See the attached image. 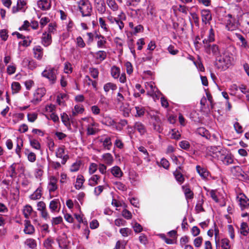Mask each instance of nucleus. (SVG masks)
I'll use <instances>...</instances> for the list:
<instances>
[{
  "mask_svg": "<svg viewBox=\"0 0 249 249\" xmlns=\"http://www.w3.org/2000/svg\"><path fill=\"white\" fill-rule=\"evenodd\" d=\"M76 43L77 47L83 48L86 46V44L81 36L76 38Z\"/></svg>",
  "mask_w": 249,
  "mask_h": 249,
  "instance_id": "nucleus-57",
  "label": "nucleus"
},
{
  "mask_svg": "<svg viewBox=\"0 0 249 249\" xmlns=\"http://www.w3.org/2000/svg\"><path fill=\"white\" fill-rule=\"evenodd\" d=\"M84 108L82 105H75L72 111V114L71 116H71L74 117L78 114H81L84 112Z\"/></svg>",
  "mask_w": 249,
  "mask_h": 249,
  "instance_id": "nucleus-31",
  "label": "nucleus"
},
{
  "mask_svg": "<svg viewBox=\"0 0 249 249\" xmlns=\"http://www.w3.org/2000/svg\"><path fill=\"white\" fill-rule=\"evenodd\" d=\"M57 179L55 177L52 176L50 177L48 185V189L50 193L53 192L57 189Z\"/></svg>",
  "mask_w": 249,
  "mask_h": 249,
  "instance_id": "nucleus-11",
  "label": "nucleus"
},
{
  "mask_svg": "<svg viewBox=\"0 0 249 249\" xmlns=\"http://www.w3.org/2000/svg\"><path fill=\"white\" fill-rule=\"evenodd\" d=\"M55 156L57 158L62 159L61 163L65 164L68 160L69 159V156L68 154H65V149L64 146H62L58 147L55 152Z\"/></svg>",
  "mask_w": 249,
  "mask_h": 249,
  "instance_id": "nucleus-8",
  "label": "nucleus"
},
{
  "mask_svg": "<svg viewBox=\"0 0 249 249\" xmlns=\"http://www.w3.org/2000/svg\"><path fill=\"white\" fill-rule=\"evenodd\" d=\"M224 148H221L219 146H210L208 148L210 152L212 153V156L214 158H216L218 159V153H221L222 150Z\"/></svg>",
  "mask_w": 249,
  "mask_h": 249,
  "instance_id": "nucleus-22",
  "label": "nucleus"
},
{
  "mask_svg": "<svg viewBox=\"0 0 249 249\" xmlns=\"http://www.w3.org/2000/svg\"><path fill=\"white\" fill-rule=\"evenodd\" d=\"M11 88L14 93H17L20 90L21 86L18 82H14L12 84Z\"/></svg>",
  "mask_w": 249,
  "mask_h": 249,
  "instance_id": "nucleus-54",
  "label": "nucleus"
},
{
  "mask_svg": "<svg viewBox=\"0 0 249 249\" xmlns=\"http://www.w3.org/2000/svg\"><path fill=\"white\" fill-rule=\"evenodd\" d=\"M179 146L182 149L188 150L190 147V144L187 141H182L179 142Z\"/></svg>",
  "mask_w": 249,
  "mask_h": 249,
  "instance_id": "nucleus-64",
  "label": "nucleus"
},
{
  "mask_svg": "<svg viewBox=\"0 0 249 249\" xmlns=\"http://www.w3.org/2000/svg\"><path fill=\"white\" fill-rule=\"evenodd\" d=\"M239 205L241 210L249 208V199L247 198L245 196H243L240 197H238Z\"/></svg>",
  "mask_w": 249,
  "mask_h": 249,
  "instance_id": "nucleus-17",
  "label": "nucleus"
},
{
  "mask_svg": "<svg viewBox=\"0 0 249 249\" xmlns=\"http://www.w3.org/2000/svg\"><path fill=\"white\" fill-rule=\"evenodd\" d=\"M120 232L123 237H127L131 234L132 231L128 228H124L121 229Z\"/></svg>",
  "mask_w": 249,
  "mask_h": 249,
  "instance_id": "nucleus-51",
  "label": "nucleus"
},
{
  "mask_svg": "<svg viewBox=\"0 0 249 249\" xmlns=\"http://www.w3.org/2000/svg\"><path fill=\"white\" fill-rule=\"evenodd\" d=\"M235 36L242 42V46L246 47L247 45V42L244 37L238 33H236Z\"/></svg>",
  "mask_w": 249,
  "mask_h": 249,
  "instance_id": "nucleus-61",
  "label": "nucleus"
},
{
  "mask_svg": "<svg viewBox=\"0 0 249 249\" xmlns=\"http://www.w3.org/2000/svg\"><path fill=\"white\" fill-rule=\"evenodd\" d=\"M100 180V176L93 175L89 178L88 184L90 186H95L99 183Z\"/></svg>",
  "mask_w": 249,
  "mask_h": 249,
  "instance_id": "nucleus-23",
  "label": "nucleus"
},
{
  "mask_svg": "<svg viewBox=\"0 0 249 249\" xmlns=\"http://www.w3.org/2000/svg\"><path fill=\"white\" fill-rule=\"evenodd\" d=\"M116 188L122 191H126L127 190V187L125 185L120 181H116L113 183Z\"/></svg>",
  "mask_w": 249,
  "mask_h": 249,
  "instance_id": "nucleus-48",
  "label": "nucleus"
},
{
  "mask_svg": "<svg viewBox=\"0 0 249 249\" xmlns=\"http://www.w3.org/2000/svg\"><path fill=\"white\" fill-rule=\"evenodd\" d=\"M107 3L108 7L113 11L118 10L119 6L116 3L115 0H107Z\"/></svg>",
  "mask_w": 249,
  "mask_h": 249,
  "instance_id": "nucleus-40",
  "label": "nucleus"
},
{
  "mask_svg": "<svg viewBox=\"0 0 249 249\" xmlns=\"http://www.w3.org/2000/svg\"><path fill=\"white\" fill-rule=\"evenodd\" d=\"M110 172L115 178H121L123 175V173L121 168L118 166L112 167L110 169Z\"/></svg>",
  "mask_w": 249,
  "mask_h": 249,
  "instance_id": "nucleus-21",
  "label": "nucleus"
},
{
  "mask_svg": "<svg viewBox=\"0 0 249 249\" xmlns=\"http://www.w3.org/2000/svg\"><path fill=\"white\" fill-rule=\"evenodd\" d=\"M107 43V40L105 36L100 37V39L98 40L97 46L99 48H104L105 44Z\"/></svg>",
  "mask_w": 249,
  "mask_h": 249,
  "instance_id": "nucleus-59",
  "label": "nucleus"
},
{
  "mask_svg": "<svg viewBox=\"0 0 249 249\" xmlns=\"http://www.w3.org/2000/svg\"><path fill=\"white\" fill-rule=\"evenodd\" d=\"M233 60L232 53L227 50L216 59L215 66L219 69L225 70L231 65Z\"/></svg>",
  "mask_w": 249,
  "mask_h": 249,
  "instance_id": "nucleus-1",
  "label": "nucleus"
},
{
  "mask_svg": "<svg viewBox=\"0 0 249 249\" xmlns=\"http://www.w3.org/2000/svg\"><path fill=\"white\" fill-rule=\"evenodd\" d=\"M23 231L27 234H33L35 232V228L28 220L24 221V229Z\"/></svg>",
  "mask_w": 249,
  "mask_h": 249,
  "instance_id": "nucleus-15",
  "label": "nucleus"
},
{
  "mask_svg": "<svg viewBox=\"0 0 249 249\" xmlns=\"http://www.w3.org/2000/svg\"><path fill=\"white\" fill-rule=\"evenodd\" d=\"M42 188L38 187L36 190L30 196V198L32 200H36L41 198L42 196Z\"/></svg>",
  "mask_w": 249,
  "mask_h": 249,
  "instance_id": "nucleus-24",
  "label": "nucleus"
},
{
  "mask_svg": "<svg viewBox=\"0 0 249 249\" xmlns=\"http://www.w3.org/2000/svg\"><path fill=\"white\" fill-rule=\"evenodd\" d=\"M95 125L94 122L90 124H89L87 127V134L89 135H94L96 133L95 128L93 126Z\"/></svg>",
  "mask_w": 249,
  "mask_h": 249,
  "instance_id": "nucleus-50",
  "label": "nucleus"
},
{
  "mask_svg": "<svg viewBox=\"0 0 249 249\" xmlns=\"http://www.w3.org/2000/svg\"><path fill=\"white\" fill-rule=\"evenodd\" d=\"M134 128L142 135H144L146 132L145 126L141 122H136L134 125Z\"/></svg>",
  "mask_w": 249,
  "mask_h": 249,
  "instance_id": "nucleus-19",
  "label": "nucleus"
},
{
  "mask_svg": "<svg viewBox=\"0 0 249 249\" xmlns=\"http://www.w3.org/2000/svg\"><path fill=\"white\" fill-rule=\"evenodd\" d=\"M98 166L95 163H91L89 167V174L92 175L94 174L97 170Z\"/></svg>",
  "mask_w": 249,
  "mask_h": 249,
  "instance_id": "nucleus-62",
  "label": "nucleus"
},
{
  "mask_svg": "<svg viewBox=\"0 0 249 249\" xmlns=\"http://www.w3.org/2000/svg\"><path fill=\"white\" fill-rule=\"evenodd\" d=\"M37 210L41 212V216L45 219L49 218L48 213L47 211L46 204L43 201H39L37 204Z\"/></svg>",
  "mask_w": 249,
  "mask_h": 249,
  "instance_id": "nucleus-9",
  "label": "nucleus"
},
{
  "mask_svg": "<svg viewBox=\"0 0 249 249\" xmlns=\"http://www.w3.org/2000/svg\"><path fill=\"white\" fill-rule=\"evenodd\" d=\"M25 244L28 246L30 248L34 249L36 247V241L35 239L32 238L27 239L25 242Z\"/></svg>",
  "mask_w": 249,
  "mask_h": 249,
  "instance_id": "nucleus-46",
  "label": "nucleus"
},
{
  "mask_svg": "<svg viewBox=\"0 0 249 249\" xmlns=\"http://www.w3.org/2000/svg\"><path fill=\"white\" fill-rule=\"evenodd\" d=\"M100 142L103 143V145L105 149L109 150L112 146L111 140L110 137H106L104 140L101 139Z\"/></svg>",
  "mask_w": 249,
  "mask_h": 249,
  "instance_id": "nucleus-29",
  "label": "nucleus"
},
{
  "mask_svg": "<svg viewBox=\"0 0 249 249\" xmlns=\"http://www.w3.org/2000/svg\"><path fill=\"white\" fill-rule=\"evenodd\" d=\"M29 142L30 145L34 149L36 150H39L41 148V145L39 142L35 139L30 138Z\"/></svg>",
  "mask_w": 249,
  "mask_h": 249,
  "instance_id": "nucleus-39",
  "label": "nucleus"
},
{
  "mask_svg": "<svg viewBox=\"0 0 249 249\" xmlns=\"http://www.w3.org/2000/svg\"><path fill=\"white\" fill-rule=\"evenodd\" d=\"M53 243V241L52 238H48L44 241L43 244L46 249H52Z\"/></svg>",
  "mask_w": 249,
  "mask_h": 249,
  "instance_id": "nucleus-55",
  "label": "nucleus"
},
{
  "mask_svg": "<svg viewBox=\"0 0 249 249\" xmlns=\"http://www.w3.org/2000/svg\"><path fill=\"white\" fill-rule=\"evenodd\" d=\"M52 36L51 34L45 32L43 34L41 38V43L45 47L49 46L52 43Z\"/></svg>",
  "mask_w": 249,
  "mask_h": 249,
  "instance_id": "nucleus-16",
  "label": "nucleus"
},
{
  "mask_svg": "<svg viewBox=\"0 0 249 249\" xmlns=\"http://www.w3.org/2000/svg\"><path fill=\"white\" fill-rule=\"evenodd\" d=\"M117 89L116 84L111 82H108L104 86V90L106 93H107L110 90L113 91L116 90Z\"/></svg>",
  "mask_w": 249,
  "mask_h": 249,
  "instance_id": "nucleus-26",
  "label": "nucleus"
},
{
  "mask_svg": "<svg viewBox=\"0 0 249 249\" xmlns=\"http://www.w3.org/2000/svg\"><path fill=\"white\" fill-rule=\"evenodd\" d=\"M61 118L64 125L67 127H71V123L70 118L66 113H63L61 114Z\"/></svg>",
  "mask_w": 249,
  "mask_h": 249,
  "instance_id": "nucleus-37",
  "label": "nucleus"
},
{
  "mask_svg": "<svg viewBox=\"0 0 249 249\" xmlns=\"http://www.w3.org/2000/svg\"><path fill=\"white\" fill-rule=\"evenodd\" d=\"M138 150L144 154L143 159L147 162L150 161L149 154L146 149L143 146H141L138 147Z\"/></svg>",
  "mask_w": 249,
  "mask_h": 249,
  "instance_id": "nucleus-42",
  "label": "nucleus"
},
{
  "mask_svg": "<svg viewBox=\"0 0 249 249\" xmlns=\"http://www.w3.org/2000/svg\"><path fill=\"white\" fill-rule=\"evenodd\" d=\"M102 124L108 126H114L116 123L115 121L109 116L105 117L101 121Z\"/></svg>",
  "mask_w": 249,
  "mask_h": 249,
  "instance_id": "nucleus-32",
  "label": "nucleus"
},
{
  "mask_svg": "<svg viewBox=\"0 0 249 249\" xmlns=\"http://www.w3.org/2000/svg\"><path fill=\"white\" fill-rule=\"evenodd\" d=\"M34 56L37 60L42 59L43 55V49L39 45L35 46L33 49Z\"/></svg>",
  "mask_w": 249,
  "mask_h": 249,
  "instance_id": "nucleus-12",
  "label": "nucleus"
},
{
  "mask_svg": "<svg viewBox=\"0 0 249 249\" xmlns=\"http://www.w3.org/2000/svg\"><path fill=\"white\" fill-rule=\"evenodd\" d=\"M226 18V28L229 31H234L238 29L239 25V21L231 14H228Z\"/></svg>",
  "mask_w": 249,
  "mask_h": 249,
  "instance_id": "nucleus-6",
  "label": "nucleus"
},
{
  "mask_svg": "<svg viewBox=\"0 0 249 249\" xmlns=\"http://www.w3.org/2000/svg\"><path fill=\"white\" fill-rule=\"evenodd\" d=\"M122 90V88H120L119 92L117 94L116 101L118 104L123 105L125 100V98L123 95L120 92Z\"/></svg>",
  "mask_w": 249,
  "mask_h": 249,
  "instance_id": "nucleus-45",
  "label": "nucleus"
},
{
  "mask_svg": "<svg viewBox=\"0 0 249 249\" xmlns=\"http://www.w3.org/2000/svg\"><path fill=\"white\" fill-rule=\"evenodd\" d=\"M182 188L184 191L186 198L187 199H191L194 197V193L189 187L188 185L182 186Z\"/></svg>",
  "mask_w": 249,
  "mask_h": 249,
  "instance_id": "nucleus-20",
  "label": "nucleus"
},
{
  "mask_svg": "<svg viewBox=\"0 0 249 249\" xmlns=\"http://www.w3.org/2000/svg\"><path fill=\"white\" fill-rule=\"evenodd\" d=\"M84 181L85 179L83 176L81 175H78L77 177L75 184L74 185L75 188L77 190L82 189L83 188V185Z\"/></svg>",
  "mask_w": 249,
  "mask_h": 249,
  "instance_id": "nucleus-27",
  "label": "nucleus"
},
{
  "mask_svg": "<svg viewBox=\"0 0 249 249\" xmlns=\"http://www.w3.org/2000/svg\"><path fill=\"white\" fill-rule=\"evenodd\" d=\"M111 74L114 78H118L120 75V69L116 66H113L111 69Z\"/></svg>",
  "mask_w": 249,
  "mask_h": 249,
  "instance_id": "nucleus-43",
  "label": "nucleus"
},
{
  "mask_svg": "<svg viewBox=\"0 0 249 249\" xmlns=\"http://www.w3.org/2000/svg\"><path fill=\"white\" fill-rule=\"evenodd\" d=\"M203 242V238L201 236L196 237L193 241L194 245L196 249L201 247Z\"/></svg>",
  "mask_w": 249,
  "mask_h": 249,
  "instance_id": "nucleus-49",
  "label": "nucleus"
},
{
  "mask_svg": "<svg viewBox=\"0 0 249 249\" xmlns=\"http://www.w3.org/2000/svg\"><path fill=\"white\" fill-rule=\"evenodd\" d=\"M97 9L99 13L102 14L105 13L106 10V7L105 2L102 1L101 3H97Z\"/></svg>",
  "mask_w": 249,
  "mask_h": 249,
  "instance_id": "nucleus-47",
  "label": "nucleus"
},
{
  "mask_svg": "<svg viewBox=\"0 0 249 249\" xmlns=\"http://www.w3.org/2000/svg\"><path fill=\"white\" fill-rule=\"evenodd\" d=\"M196 169L197 173L203 178H207L209 175V172L206 169L202 168L199 165H197Z\"/></svg>",
  "mask_w": 249,
  "mask_h": 249,
  "instance_id": "nucleus-35",
  "label": "nucleus"
},
{
  "mask_svg": "<svg viewBox=\"0 0 249 249\" xmlns=\"http://www.w3.org/2000/svg\"><path fill=\"white\" fill-rule=\"evenodd\" d=\"M218 160H221L226 165L234 163L233 156L226 149H223L221 153H218Z\"/></svg>",
  "mask_w": 249,
  "mask_h": 249,
  "instance_id": "nucleus-4",
  "label": "nucleus"
},
{
  "mask_svg": "<svg viewBox=\"0 0 249 249\" xmlns=\"http://www.w3.org/2000/svg\"><path fill=\"white\" fill-rule=\"evenodd\" d=\"M18 164L17 163H13L10 167V174L9 176L12 178H15L17 177V173L16 172L17 165Z\"/></svg>",
  "mask_w": 249,
  "mask_h": 249,
  "instance_id": "nucleus-38",
  "label": "nucleus"
},
{
  "mask_svg": "<svg viewBox=\"0 0 249 249\" xmlns=\"http://www.w3.org/2000/svg\"><path fill=\"white\" fill-rule=\"evenodd\" d=\"M215 35L213 29L212 27L209 30V35L207 38L204 39L203 40V44H205V41L207 43H210L213 42L215 40Z\"/></svg>",
  "mask_w": 249,
  "mask_h": 249,
  "instance_id": "nucleus-25",
  "label": "nucleus"
},
{
  "mask_svg": "<svg viewBox=\"0 0 249 249\" xmlns=\"http://www.w3.org/2000/svg\"><path fill=\"white\" fill-rule=\"evenodd\" d=\"M145 87L146 89L147 90V94L150 95H152L153 93L156 92V90L157 89L155 86L154 85V83L152 82L146 83Z\"/></svg>",
  "mask_w": 249,
  "mask_h": 249,
  "instance_id": "nucleus-28",
  "label": "nucleus"
},
{
  "mask_svg": "<svg viewBox=\"0 0 249 249\" xmlns=\"http://www.w3.org/2000/svg\"><path fill=\"white\" fill-rule=\"evenodd\" d=\"M89 72L93 78L96 79L98 77L99 71L97 69L94 68H89Z\"/></svg>",
  "mask_w": 249,
  "mask_h": 249,
  "instance_id": "nucleus-60",
  "label": "nucleus"
},
{
  "mask_svg": "<svg viewBox=\"0 0 249 249\" xmlns=\"http://www.w3.org/2000/svg\"><path fill=\"white\" fill-rule=\"evenodd\" d=\"M96 59L100 61L104 60L107 57V53L104 51H99L96 53Z\"/></svg>",
  "mask_w": 249,
  "mask_h": 249,
  "instance_id": "nucleus-44",
  "label": "nucleus"
},
{
  "mask_svg": "<svg viewBox=\"0 0 249 249\" xmlns=\"http://www.w3.org/2000/svg\"><path fill=\"white\" fill-rule=\"evenodd\" d=\"M33 211V208L31 206L29 205H25L22 210V213L24 215V216L25 218H29L30 215H31L32 212Z\"/></svg>",
  "mask_w": 249,
  "mask_h": 249,
  "instance_id": "nucleus-33",
  "label": "nucleus"
},
{
  "mask_svg": "<svg viewBox=\"0 0 249 249\" xmlns=\"http://www.w3.org/2000/svg\"><path fill=\"white\" fill-rule=\"evenodd\" d=\"M127 124L126 120L122 119L120 121L118 124L116 126V129L118 130L121 131L123 129V127Z\"/></svg>",
  "mask_w": 249,
  "mask_h": 249,
  "instance_id": "nucleus-53",
  "label": "nucleus"
},
{
  "mask_svg": "<svg viewBox=\"0 0 249 249\" xmlns=\"http://www.w3.org/2000/svg\"><path fill=\"white\" fill-rule=\"evenodd\" d=\"M58 74V68L56 67H52L51 66H48L42 72L41 75L49 81L51 84L53 85L55 83L57 79V75Z\"/></svg>",
  "mask_w": 249,
  "mask_h": 249,
  "instance_id": "nucleus-2",
  "label": "nucleus"
},
{
  "mask_svg": "<svg viewBox=\"0 0 249 249\" xmlns=\"http://www.w3.org/2000/svg\"><path fill=\"white\" fill-rule=\"evenodd\" d=\"M104 161L107 165H110L113 162V158L111 154L106 153L102 155Z\"/></svg>",
  "mask_w": 249,
  "mask_h": 249,
  "instance_id": "nucleus-34",
  "label": "nucleus"
},
{
  "mask_svg": "<svg viewBox=\"0 0 249 249\" xmlns=\"http://www.w3.org/2000/svg\"><path fill=\"white\" fill-rule=\"evenodd\" d=\"M24 154L27 157L28 160L34 162L36 160V155L32 152H30L29 149L26 148L24 150Z\"/></svg>",
  "mask_w": 249,
  "mask_h": 249,
  "instance_id": "nucleus-30",
  "label": "nucleus"
},
{
  "mask_svg": "<svg viewBox=\"0 0 249 249\" xmlns=\"http://www.w3.org/2000/svg\"><path fill=\"white\" fill-rule=\"evenodd\" d=\"M37 6L43 11L49 10L52 6L51 0H39L37 1Z\"/></svg>",
  "mask_w": 249,
  "mask_h": 249,
  "instance_id": "nucleus-10",
  "label": "nucleus"
},
{
  "mask_svg": "<svg viewBox=\"0 0 249 249\" xmlns=\"http://www.w3.org/2000/svg\"><path fill=\"white\" fill-rule=\"evenodd\" d=\"M182 170V167L178 166L173 173L176 180L180 184L182 183L184 181V178L181 172Z\"/></svg>",
  "mask_w": 249,
  "mask_h": 249,
  "instance_id": "nucleus-13",
  "label": "nucleus"
},
{
  "mask_svg": "<svg viewBox=\"0 0 249 249\" xmlns=\"http://www.w3.org/2000/svg\"><path fill=\"white\" fill-rule=\"evenodd\" d=\"M197 133L206 139H209L210 138V134L209 131L206 130L204 127H199L197 129Z\"/></svg>",
  "mask_w": 249,
  "mask_h": 249,
  "instance_id": "nucleus-36",
  "label": "nucleus"
},
{
  "mask_svg": "<svg viewBox=\"0 0 249 249\" xmlns=\"http://www.w3.org/2000/svg\"><path fill=\"white\" fill-rule=\"evenodd\" d=\"M60 201L58 199H54L50 202L49 209L52 213L58 212L59 211Z\"/></svg>",
  "mask_w": 249,
  "mask_h": 249,
  "instance_id": "nucleus-18",
  "label": "nucleus"
},
{
  "mask_svg": "<svg viewBox=\"0 0 249 249\" xmlns=\"http://www.w3.org/2000/svg\"><path fill=\"white\" fill-rule=\"evenodd\" d=\"M202 20L203 23L206 24L212 20V15L209 10L203 9L201 11Z\"/></svg>",
  "mask_w": 249,
  "mask_h": 249,
  "instance_id": "nucleus-14",
  "label": "nucleus"
},
{
  "mask_svg": "<svg viewBox=\"0 0 249 249\" xmlns=\"http://www.w3.org/2000/svg\"><path fill=\"white\" fill-rule=\"evenodd\" d=\"M23 146V142L21 141L20 143L18 142L16 145L15 149L16 153L18 155V157L20 158L21 157V150Z\"/></svg>",
  "mask_w": 249,
  "mask_h": 249,
  "instance_id": "nucleus-58",
  "label": "nucleus"
},
{
  "mask_svg": "<svg viewBox=\"0 0 249 249\" xmlns=\"http://www.w3.org/2000/svg\"><path fill=\"white\" fill-rule=\"evenodd\" d=\"M221 247L224 249H230L231 246L230 241L227 238L222 239L221 241Z\"/></svg>",
  "mask_w": 249,
  "mask_h": 249,
  "instance_id": "nucleus-52",
  "label": "nucleus"
},
{
  "mask_svg": "<svg viewBox=\"0 0 249 249\" xmlns=\"http://www.w3.org/2000/svg\"><path fill=\"white\" fill-rule=\"evenodd\" d=\"M46 93V89L44 88H38L34 94V98L32 100V103L35 105L37 104L41 101L42 98Z\"/></svg>",
  "mask_w": 249,
  "mask_h": 249,
  "instance_id": "nucleus-7",
  "label": "nucleus"
},
{
  "mask_svg": "<svg viewBox=\"0 0 249 249\" xmlns=\"http://www.w3.org/2000/svg\"><path fill=\"white\" fill-rule=\"evenodd\" d=\"M189 242V238L188 236L185 235L182 236L180 238L179 243L180 245L181 248L184 247L186 245H188L187 244Z\"/></svg>",
  "mask_w": 249,
  "mask_h": 249,
  "instance_id": "nucleus-56",
  "label": "nucleus"
},
{
  "mask_svg": "<svg viewBox=\"0 0 249 249\" xmlns=\"http://www.w3.org/2000/svg\"><path fill=\"white\" fill-rule=\"evenodd\" d=\"M105 187L103 185H99L94 188V193L95 196H98L103 192Z\"/></svg>",
  "mask_w": 249,
  "mask_h": 249,
  "instance_id": "nucleus-63",
  "label": "nucleus"
},
{
  "mask_svg": "<svg viewBox=\"0 0 249 249\" xmlns=\"http://www.w3.org/2000/svg\"><path fill=\"white\" fill-rule=\"evenodd\" d=\"M204 48L205 52L209 55L217 56L220 54V49L218 45L216 44L207 43L205 41Z\"/></svg>",
  "mask_w": 249,
  "mask_h": 249,
  "instance_id": "nucleus-5",
  "label": "nucleus"
},
{
  "mask_svg": "<svg viewBox=\"0 0 249 249\" xmlns=\"http://www.w3.org/2000/svg\"><path fill=\"white\" fill-rule=\"evenodd\" d=\"M77 4L82 17L91 16L92 7L89 0H80L77 1Z\"/></svg>",
  "mask_w": 249,
  "mask_h": 249,
  "instance_id": "nucleus-3",
  "label": "nucleus"
},
{
  "mask_svg": "<svg viewBox=\"0 0 249 249\" xmlns=\"http://www.w3.org/2000/svg\"><path fill=\"white\" fill-rule=\"evenodd\" d=\"M249 229L246 222H242L241 224L240 233L244 236H247L249 233Z\"/></svg>",
  "mask_w": 249,
  "mask_h": 249,
  "instance_id": "nucleus-41",
  "label": "nucleus"
}]
</instances>
